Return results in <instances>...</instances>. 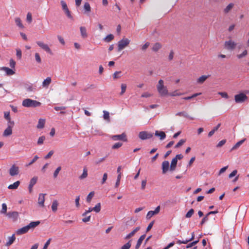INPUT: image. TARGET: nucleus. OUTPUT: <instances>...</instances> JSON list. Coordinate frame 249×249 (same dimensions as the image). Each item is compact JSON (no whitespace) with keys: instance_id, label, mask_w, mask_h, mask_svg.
<instances>
[{"instance_id":"1","label":"nucleus","mask_w":249,"mask_h":249,"mask_svg":"<svg viewBox=\"0 0 249 249\" xmlns=\"http://www.w3.org/2000/svg\"><path fill=\"white\" fill-rule=\"evenodd\" d=\"M41 104L40 102L29 98L24 99L22 103V105L27 107H36L40 106Z\"/></svg>"},{"instance_id":"2","label":"nucleus","mask_w":249,"mask_h":249,"mask_svg":"<svg viewBox=\"0 0 249 249\" xmlns=\"http://www.w3.org/2000/svg\"><path fill=\"white\" fill-rule=\"evenodd\" d=\"M163 83V81L162 79H160L157 86V90L161 96H165L168 94L167 89L166 87L164 86Z\"/></svg>"},{"instance_id":"3","label":"nucleus","mask_w":249,"mask_h":249,"mask_svg":"<svg viewBox=\"0 0 249 249\" xmlns=\"http://www.w3.org/2000/svg\"><path fill=\"white\" fill-rule=\"evenodd\" d=\"M130 40L127 38H123L118 42V50L120 51L123 50L126 47L129 43Z\"/></svg>"},{"instance_id":"4","label":"nucleus","mask_w":249,"mask_h":249,"mask_svg":"<svg viewBox=\"0 0 249 249\" xmlns=\"http://www.w3.org/2000/svg\"><path fill=\"white\" fill-rule=\"evenodd\" d=\"M138 136L141 140H145L152 138L153 134L146 131H142L139 132Z\"/></svg>"},{"instance_id":"5","label":"nucleus","mask_w":249,"mask_h":249,"mask_svg":"<svg viewBox=\"0 0 249 249\" xmlns=\"http://www.w3.org/2000/svg\"><path fill=\"white\" fill-rule=\"evenodd\" d=\"M247 99V96L244 93H240L234 96V100L236 103H243Z\"/></svg>"},{"instance_id":"6","label":"nucleus","mask_w":249,"mask_h":249,"mask_svg":"<svg viewBox=\"0 0 249 249\" xmlns=\"http://www.w3.org/2000/svg\"><path fill=\"white\" fill-rule=\"evenodd\" d=\"M6 215L13 222L17 221L19 218V213L16 211L9 212L6 213Z\"/></svg>"},{"instance_id":"7","label":"nucleus","mask_w":249,"mask_h":249,"mask_svg":"<svg viewBox=\"0 0 249 249\" xmlns=\"http://www.w3.org/2000/svg\"><path fill=\"white\" fill-rule=\"evenodd\" d=\"M236 46V43L232 40L226 41L224 43L225 48L228 50H233Z\"/></svg>"},{"instance_id":"8","label":"nucleus","mask_w":249,"mask_h":249,"mask_svg":"<svg viewBox=\"0 0 249 249\" xmlns=\"http://www.w3.org/2000/svg\"><path fill=\"white\" fill-rule=\"evenodd\" d=\"M111 139L113 141L120 140V141H122L124 142H127V138H126V135L124 133H123L122 134H121L120 135H113L111 137Z\"/></svg>"},{"instance_id":"9","label":"nucleus","mask_w":249,"mask_h":249,"mask_svg":"<svg viewBox=\"0 0 249 249\" xmlns=\"http://www.w3.org/2000/svg\"><path fill=\"white\" fill-rule=\"evenodd\" d=\"M36 44L46 52L52 54V51L47 44H44L41 41H37Z\"/></svg>"},{"instance_id":"10","label":"nucleus","mask_w":249,"mask_h":249,"mask_svg":"<svg viewBox=\"0 0 249 249\" xmlns=\"http://www.w3.org/2000/svg\"><path fill=\"white\" fill-rule=\"evenodd\" d=\"M19 173V168L15 164L13 165L9 169V174L11 176H15Z\"/></svg>"},{"instance_id":"11","label":"nucleus","mask_w":249,"mask_h":249,"mask_svg":"<svg viewBox=\"0 0 249 249\" xmlns=\"http://www.w3.org/2000/svg\"><path fill=\"white\" fill-rule=\"evenodd\" d=\"M40 224V221H33L30 222L28 225H26L25 227L28 231L29 230H33L36 226H37Z\"/></svg>"},{"instance_id":"12","label":"nucleus","mask_w":249,"mask_h":249,"mask_svg":"<svg viewBox=\"0 0 249 249\" xmlns=\"http://www.w3.org/2000/svg\"><path fill=\"white\" fill-rule=\"evenodd\" d=\"M160 210V206H158L156 208L154 211H149L146 215V218L147 219H150L152 216H153L154 214H157L159 213Z\"/></svg>"},{"instance_id":"13","label":"nucleus","mask_w":249,"mask_h":249,"mask_svg":"<svg viewBox=\"0 0 249 249\" xmlns=\"http://www.w3.org/2000/svg\"><path fill=\"white\" fill-rule=\"evenodd\" d=\"M13 125H12L10 124H8V127L4 130L3 136L7 137L11 135L12 134V127Z\"/></svg>"},{"instance_id":"14","label":"nucleus","mask_w":249,"mask_h":249,"mask_svg":"<svg viewBox=\"0 0 249 249\" xmlns=\"http://www.w3.org/2000/svg\"><path fill=\"white\" fill-rule=\"evenodd\" d=\"M155 136L159 137L160 140H163L166 138V134L162 131L156 130L155 132Z\"/></svg>"},{"instance_id":"15","label":"nucleus","mask_w":249,"mask_h":249,"mask_svg":"<svg viewBox=\"0 0 249 249\" xmlns=\"http://www.w3.org/2000/svg\"><path fill=\"white\" fill-rule=\"evenodd\" d=\"M169 162L168 161L165 160L162 162V173L165 174L166 173L169 169Z\"/></svg>"},{"instance_id":"16","label":"nucleus","mask_w":249,"mask_h":249,"mask_svg":"<svg viewBox=\"0 0 249 249\" xmlns=\"http://www.w3.org/2000/svg\"><path fill=\"white\" fill-rule=\"evenodd\" d=\"M46 194H40L38 196V204L41 207L44 206L45 196Z\"/></svg>"},{"instance_id":"17","label":"nucleus","mask_w":249,"mask_h":249,"mask_svg":"<svg viewBox=\"0 0 249 249\" xmlns=\"http://www.w3.org/2000/svg\"><path fill=\"white\" fill-rule=\"evenodd\" d=\"M1 70L4 71L7 75H12L15 74V72L12 69H10L8 67H3L1 68Z\"/></svg>"},{"instance_id":"18","label":"nucleus","mask_w":249,"mask_h":249,"mask_svg":"<svg viewBox=\"0 0 249 249\" xmlns=\"http://www.w3.org/2000/svg\"><path fill=\"white\" fill-rule=\"evenodd\" d=\"M140 230V227H137L135 229H134L131 232H130L129 234L126 235L124 239H128L132 237L136 232L139 231Z\"/></svg>"},{"instance_id":"19","label":"nucleus","mask_w":249,"mask_h":249,"mask_svg":"<svg viewBox=\"0 0 249 249\" xmlns=\"http://www.w3.org/2000/svg\"><path fill=\"white\" fill-rule=\"evenodd\" d=\"M51 78L50 77H47L42 82V86L43 88H47L51 83Z\"/></svg>"},{"instance_id":"20","label":"nucleus","mask_w":249,"mask_h":249,"mask_svg":"<svg viewBox=\"0 0 249 249\" xmlns=\"http://www.w3.org/2000/svg\"><path fill=\"white\" fill-rule=\"evenodd\" d=\"M80 31L81 36L82 38H86L88 37L87 29L85 27H83V26L80 27Z\"/></svg>"},{"instance_id":"21","label":"nucleus","mask_w":249,"mask_h":249,"mask_svg":"<svg viewBox=\"0 0 249 249\" xmlns=\"http://www.w3.org/2000/svg\"><path fill=\"white\" fill-rule=\"evenodd\" d=\"M28 232V231H27L26 227L24 226L21 228L18 229L16 231V233L17 235H21V234H25Z\"/></svg>"},{"instance_id":"22","label":"nucleus","mask_w":249,"mask_h":249,"mask_svg":"<svg viewBox=\"0 0 249 249\" xmlns=\"http://www.w3.org/2000/svg\"><path fill=\"white\" fill-rule=\"evenodd\" d=\"M145 237V234H143L140 236L137 241V243L135 246V249H139L140 248V246L142 244V241L144 239Z\"/></svg>"},{"instance_id":"23","label":"nucleus","mask_w":249,"mask_h":249,"mask_svg":"<svg viewBox=\"0 0 249 249\" xmlns=\"http://www.w3.org/2000/svg\"><path fill=\"white\" fill-rule=\"evenodd\" d=\"M4 117L5 119L8 121V124H10L12 125H14V121H11V118L10 116V112H4Z\"/></svg>"},{"instance_id":"24","label":"nucleus","mask_w":249,"mask_h":249,"mask_svg":"<svg viewBox=\"0 0 249 249\" xmlns=\"http://www.w3.org/2000/svg\"><path fill=\"white\" fill-rule=\"evenodd\" d=\"M24 87L26 90L29 92L34 91L36 89V88L33 87V85L31 83L25 84Z\"/></svg>"},{"instance_id":"25","label":"nucleus","mask_w":249,"mask_h":249,"mask_svg":"<svg viewBox=\"0 0 249 249\" xmlns=\"http://www.w3.org/2000/svg\"><path fill=\"white\" fill-rule=\"evenodd\" d=\"M15 239V234H13L11 236L8 238V241L6 243L5 246L7 247L10 246L11 244L13 243Z\"/></svg>"},{"instance_id":"26","label":"nucleus","mask_w":249,"mask_h":249,"mask_svg":"<svg viewBox=\"0 0 249 249\" xmlns=\"http://www.w3.org/2000/svg\"><path fill=\"white\" fill-rule=\"evenodd\" d=\"M20 181H17L15 182L13 184H10L8 186V188L9 189L11 190H15L18 188V186L20 184Z\"/></svg>"},{"instance_id":"27","label":"nucleus","mask_w":249,"mask_h":249,"mask_svg":"<svg viewBox=\"0 0 249 249\" xmlns=\"http://www.w3.org/2000/svg\"><path fill=\"white\" fill-rule=\"evenodd\" d=\"M178 160H177L176 158H173L171 161V165L170 166V169L171 171H174L175 170L177 164Z\"/></svg>"},{"instance_id":"28","label":"nucleus","mask_w":249,"mask_h":249,"mask_svg":"<svg viewBox=\"0 0 249 249\" xmlns=\"http://www.w3.org/2000/svg\"><path fill=\"white\" fill-rule=\"evenodd\" d=\"M45 123V120L44 119H39L36 127L39 129L43 128L44 127Z\"/></svg>"},{"instance_id":"29","label":"nucleus","mask_w":249,"mask_h":249,"mask_svg":"<svg viewBox=\"0 0 249 249\" xmlns=\"http://www.w3.org/2000/svg\"><path fill=\"white\" fill-rule=\"evenodd\" d=\"M246 140L245 139H244L243 140H240V141L238 142L237 143H235V144L231 148V150H233L238 147H239Z\"/></svg>"},{"instance_id":"30","label":"nucleus","mask_w":249,"mask_h":249,"mask_svg":"<svg viewBox=\"0 0 249 249\" xmlns=\"http://www.w3.org/2000/svg\"><path fill=\"white\" fill-rule=\"evenodd\" d=\"M161 47V44L160 43H156L153 46L152 50L153 51L156 52L158 51H159V50L160 49Z\"/></svg>"},{"instance_id":"31","label":"nucleus","mask_w":249,"mask_h":249,"mask_svg":"<svg viewBox=\"0 0 249 249\" xmlns=\"http://www.w3.org/2000/svg\"><path fill=\"white\" fill-rule=\"evenodd\" d=\"M58 202L56 200H54L52 205V209L53 212H55L57 210Z\"/></svg>"},{"instance_id":"32","label":"nucleus","mask_w":249,"mask_h":249,"mask_svg":"<svg viewBox=\"0 0 249 249\" xmlns=\"http://www.w3.org/2000/svg\"><path fill=\"white\" fill-rule=\"evenodd\" d=\"M7 207L6 204L5 203H2V209H1V211H0V213L1 214H3L6 215V213H7Z\"/></svg>"},{"instance_id":"33","label":"nucleus","mask_w":249,"mask_h":249,"mask_svg":"<svg viewBox=\"0 0 249 249\" xmlns=\"http://www.w3.org/2000/svg\"><path fill=\"white\" fill-rule=\"evenodd\" d=\"M114 36L112 34H109L107 36H106L104 38V40L107 42H109L112 39H113Z\"/></svg>"},{"instance_id":"34","label":"nucleus","mask_w":249,"mask_h":249,"mask_svg":"<svg viewBox=\"0 0 249 249\" xmlns=\"http://www.w3.org/2000/svg\"><path fill=\"white\" fill-rule=\"evenodd\" d=\"M201 94V93L199 92V93H195L194 94H193L192 95L190 96H187V97H183L182 98V99L183 100H190L193 98H195L199 95Z\"/></svg>"},{"instance_id":"35","label":"nucleus","mask_w":249,"mask_h":249,"mask_svg":"<svg viewBox=\"0 0 249 249\" xmlns=\"http://www.w3.org/2000/svg\"><path fill=\"white\" fill-rule=\"evenodd\" d=\"M208 76V75H202L198 78L197 82L199 83H202L206 80Z\"/></svg>"},{"instance_id":"36","label":"nucleus","mask_w":249,"mask_h":249,"mask_svg":"<svg viewBox=\"0 0 249 249\" xmlns=\"http://www.w3.org/2000/svg\"><path fill=\"white\" fill-rule=\"evenodd\" d=\"M92 208L93 211H94L96 213H99L101 211V203H97L94 207Z\"/></svg>"},{"instance_id":"37","label":"nucleus","mask_w":249,"mask_h":249,"mask_svg":"<svg viewBox=\"0 0 249 249\" xmlns=\"http://www.w3.org/2000/svg\"><path fill=\"white\" fill-rule=\"evenodd\" d=\"M94 195V192L92 191L89 193L86 198V201L87 202L89 203Z\"/></svg>"},{"instance_id":"38","label":"nucleus","mask_w":249,"mask_h":249,"mask_svg":"<svg viewBox=\"0 0 249 249\" xmlns=\"http://www.w3.org/2000/svg\"><path fill=\"white\" fill-rule=\"evenodd\" d=\"M37 180V177H34L30 181V183L29 185H30L31 186H34L36 183Z\"/></svg>"},{"instance_id":"39","label":"nucleus","mask_w":249,"mask_h":249,"mask_svg":"<svg viewBox=\"0 0 249 249\" xmlns=\"http://www.w3.org/2000/svg\"><path fill=\"white\" fill-rule=\"evenodd\" d=\"M131 240H129L128 242L124 245L121 249H129L131 246Z\"/></svg>"},{"instance_id":"40","label":"nucleus","mask_w":249,"mask_h":249,"mask_svg":"<svg viewBox=\"0 0 249 249\" xmlns=\"http://www.w3.org/2000/svg\"><path fill=\"white\" fill-rule=\"evenodd\" d=\"M233 4L232 3H230L224 9V12L225 13H228L231 10V9L233 7Z\"/></svg>"},{"instance_id":"41","label":"nucleus","mask_w":249,"mask_h":249,"mask_svg":"<svg viewBox=\"0 0 249 249\" xmlns=\"http://www.w3.org/2000/svg\"><path fill=\"white\" fill-rule=\"evenodd\" d=\"M88 176V171L86 168H84L82 174L79 177L80 179H84Z\"/></svg>"},{"instance_id":"42","label":"nucleus","mask_w":249,"mask_h":249,"mask_svg":"<svg viewBox=\"0 0 249 249\" xmlns=\"http://www.w3.org/2000/svg\"><path fill=\"white\" fill-rule=\"evenodd\" d=\"M15 22L17 25L19 27L21 28H23V26L21 23V20L19 18H15Z\"/></svg>"},{"instance_id":"43","label":"nucleus","mask_w":249,"mask_h":249,"mask_svg":"<svg viewBox=\"0 0 249 249\" xmlns=\"http://www.w3.org/2000/svg\"><path fill=\"white\" fill-rule=\"evenodd\" d=\"M60 3L62 6V10L64 11L65 10H68L69 8L67 6V3L64 0H61Z\"/></svg>"},{"instance_id":"44","label":"nucleus","mask_w":249,"mask_h":249,"mask_svg":"<svg viewBox=\"0 0 249 249\" xmlns=\"http://www.w3.org/2000/svg\"><path fill=\"white\" fill-rule=\"evenodd\" d=\"M84 8L86 12H89L91 10L90 4L89 2H85L84 5Z\"/></svg>"},{"instance_id":"45","label":"nucleus","mask_w":249,"mask_h":249,"mask_svg":"<svg viewBox=\"0 0 249 249\" xmlns=\"http://www.w3.org/2000/svg\"><path fill=\"white\" fill-rule=\"evenodd\" d=\"M194 213V210L193 209H191L186 214L185 217L186 218H190L193 213Z\"/></svg>"},{"instance_id":"46","label":"nucleus","mask_w":249,"mask_h":249,"mask_svg":"<svg viewBox=\"0 0 249 249\" xmlns=\"http://www.w3.org/2000/svg\"><path fill=\"white\" fill-rule=\"evenodd\" d=\"M186 142V140L184 139H181L180 140L175 146V148H177L180 146H181L182 144H183L184 143H185Z\"/></svg>"},{"instance_id":"47","label":"nucleus","mask_w":249,"mask_h":249,"mask_svg":"<svg viewBox=\"0 0 249 249\" xmlns=\"http://www.w3.org/2000/svg\"><path fill=\"white\" fill-rule=\"evenodd\" d=\"M61 170V166H59L56 169V170L54 171V172L53 173V175L54 178H56L57 177V176Z\"/></svg>"},{"instance_id":"48","label":"nucleus","mask_w":249,"mask_h":249,"mask_svg":"<svg viewBox=\"0 0 249 249\" xmlns=\"http://www.w3.org/2000/svg\"><path fill=\"white\" fill-rule=\"evenodd\" d=\"M121 178V173H119V174L117 176V180L115 184V187H118L120 185V179Z\"/></svg>"},{"instance_id":"49","label":"nucleus","mask_w":249,"mask_h":249,"mask_svg":"<svg viewBox=\"0 0 249 249\" xmlns=\"http://www.w3.org/2000/svg\"><path fill=\"white\" fill-rule=\"evenodd\" d=\"M248 54V52L246 50H244L242 53L237 55V57L238 59L242 58L243 57L246 56Z\"/></svg>"},{"instance_id":"50","label":"nucleus","mask_w":249,"mask_h":249,"mask_svg":"<svg viewBox=\"0 0 249 249\" xmlns=\"http://www.w3.org/2000/svg\"><path fill=\"white\" fill-rule=\"evenodd\" d=\"M198 242V240L193 241L191 243H190L189 244H188L186 246V248H187V249L190 248L192 247L193 246H195V245H196Z\"/></svg>"},{"instance_id":"51","label":"nucleus","mask_w":249,"mask_h":249,"mask_svg":"<svg viewBox=\"0 0 249 249\" xmlns=\"http://www.w3.org/2000/svg\"><path fill=\"white\" fill-rule=\"evenodd\" d=\"M121 87V91L120 92V95H123L125 92L126 89V85L125 84H122Z\"/></svg>"},{"instance_id":"52","label":"nucleus","mask_w":249,"mask_h":249,"mask_svg":"<svg viewBox=\"0 0 249 249\" xmlns=\"http://www.w3.org/2000/svg\"><path fill=\"white\" fill-rule=\"evenodd\" d=\"M45 136H42L40 137L38 139V141L37 142V144L38 145L42 144L43 143V142L45 140Z\"/></svg>"},{"instance_id":"53","label":"nucleus","mask_w":249,"mask_h":249,"mask_svg":"<svg viewBox=\"0 0 249 249\" xmlns=\"http://www.w3.org/2000/svg\"><path fill=\"white\" fill-rule=\"evenodd\" d=\"M38 158H39V157L37 155L35 156L34 157V158L31 160V161L29 162L28 164H27L26 166H28L31 165L33 163H34Z\"/></svg>"},{"instance_id":"54","label":"nucleus","mask_w":249,"mask_h":249,"mask_svg":"<svg viewBox=\"0 0 249 249\" xmlns=\"http://www.w3.org/2000/svg\"><path fill=\"white\" fill-rule=\"evenodd\" d=\"M176 116H183L184 117L188 116V114L185 111L178 112L176 113Z\"/></svg>"},{"instance_id":"55","label":"nucleus","mask_w":249,"mask_h":249,"mask_svg":"<svg viewBox=\"0 0 249 249\" xmlns=\"http://www.w3.org/2000/svg\"><path fill=\"white\" fill-rule=\"evenodd\" d=\"M104 115L103 117L105 120H108L109 119V113L108 111L104 110L103 111Z\"/></svg>"},{"instance_id":"56","label":"nucleus","mask_w":249,"mask_h":249,"mask_svg":"<svg viewBox=\"0 0 249 249\" xmlns=\"http://www.w3.org/2000/svg\"><path fill=\"white\" fill-rule=\"evenodd\" d=\"M16 65V62L13 59H11L9 61V66L12 69H15Z\"/></svg>"},{"instance_id":"57","label":"nucleus","mask_w":249,"mask_h":249,"mask_svg":"<svg viewBox=\"0 0 249 249\" xmlns=\"http://www.w3.org/2000/svg\"><path fill=\"white\" fill-rule=\"evenodd\" d=\"M35 59H36V61L38 63H40L41 62V59L40 58L39 53H36L35 55Z\"/></svg>"},{"instance_id":"58","label":"nucleus","mask_w":249,"mask_h":249,"mask_svg":"<svg viewBox=\"0 0 249 249\" xmlns=\"http://www.w3.org/2000/svg\"><path fill=\"white\" fill-rule=\"evenodd\" d=\"M122 144H123L121 142L115 143L114 145H112V148L113 149H117V148L121 147Z\"/></svg>"},{"instance_id":"59","label":"nucleus","mask_w":249,"mask_h":249,"mask_svg":"<svg viewBox=\"0 0 249 249\" xmlns=\"http://www.w3.org/2000/svg\"><path fill=\"white\" fill-rule=\"evenodd\" d=\"M121 73V71H115L113 75V78L116 79V78L121 77V76L120 75H118V74H120Z\"/></svg>"},{"instance_id":"60","label":"nucleus","mask_w":249,"mask_h":249,"mask_svg":"<svg viewBox=\"0 0 249 249\" xmlns=\"http://www.w3.org/2000/svg\"><path fill=\"white\" fill-rule=\"evenodd\" d=\"M183 93L181 92H178L177 91H174V92L170 93L169 95L171 96H180L182 95Z\"/></svg>"},{"instance_id":"61","label":"nucleus","mask_w":249,"mask_h":249,"mask_svg":"<svg viewBox=\"0 0 249 249\" xmlns=\"http://www.w3.org/2000/svg\"><path fill=\"white\" fill-rule=\"evenodd\" d=\"M64 12L68 18L70 19H73V17L71 16V12L70 11L69 9L67 10L64 11Z\"/></svg>"},{"instance_id":"62","label":"nucleus","mask_w":249,"mask_h":249,"mask_svg":"<svg viewBox=\"0 0 249 249\" xmlns=\"http://www.w3.org/2000/svg\"><path fill=\"white\" fill-rule=\"evenodd\" d=\"M16 52H17L16 55H17V57L19 59H21V56H22L21 51L20 49H17Z\"/></svg>"},{"instance_id":"63","label":"nucleus","mask_w":249,"mask_h":249,"mask_svg":"<svg viewBox=\"0 0 249 249\" xmlns=\"http://www.w3.org/2000/svg\"><path fill=\"white\" fill-rule=\"evenodd\" d=\"M218 94L220 95L223 98L226 99H228L229 98L228 94L225 92H218Z\"/></svg>"},{"instance_id":"64","label":"nucleus","mask_w":249,"mask_h":249,"mask_svg":"<svg viewBox=\"0 0 249 249\" xmlns=\"http://www.w3.org/2000/svg\"><path fill=\"white\" fill-rule=\"evenodd\" d=\"M107 173H105L104 174L103 176L102 180L101 181L102 184H103L105 183V182H106V181L107 179Z\"/></svg>"}]
</instances>
